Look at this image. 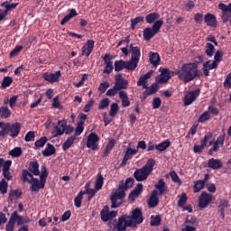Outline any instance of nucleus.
Wrapping results in <instances>:
<instances>
[{"label":"nucleus","mask_w":231,"mask_h":231,"mask_svg":"<svg viewBox=\"0 0 231 231\" xmlns=\"http://www.w3.org/2000/svg\"><path fill=\"white\" fill-rule=\"evenodd\" d=\"M143 222V211L140 208H136L132 211V216L124 214L121 217H118L115 228H116L117 231H126L128 227L134 228L137 225H141Z\"/></svg>","instance_id":"1"},{"label":"nucleus","mask_w":231,"mask_h":231,"mask_svg":"<svg viewBox=\"0 0 231 231\" xmlns=\"http://www.w3.org/2000/svg\"><path fill=\"white\" fill-rule=\"evenodd\" d=\"M198 62H189L182 64L180 69L176 71V76L184 84L193 81L197 77H199L198 70Z\"/></svg>","instance_id":"2"},{"label":"nucleus","mask_w":231,"mask_h":231,"mask_svg":"<svg viewBox=\"0 0 231 231\" xmlns=\"http://www.w3.org/2000/svg\"><path fill=\"white\" fill-rule=\"evenodd\" d=\"M155 164V160L151 158L147 161L143 167L136 169L134 173V178L136 180V181L142 182L144 181L147 178H149L154 170Z\"/></svg>","instance_id":"3"},{"label":"nucleus","mask_w":231,"mask_h":231,"mask_svg":"<svg viewBox=\"0 0 231 231\" xmlns=\"http://www.w3.org/2000/svg\"><path fill=\"white\" fill-rule=\"evenodd\" d=\"M129 88V81L125 80L122 74H117L115 77V84L113 88L108 89L106 91V97H115L116 96L120 91L125 90Z\"/></svg>","instance_id":"4"},{"label":"nucleus","mask_w":231,"mask_h":231,"mask_svg":"<svg viewBox=\"0 0 231 231\" xmlns=\"http://www.w3.org/2000/svg\"><path fill=\"white\" fill-rule=\"evenodd\" d=\"M125 191L126 190L125 189H120V187H117L116 191L111 193V208H119L123 205V199L125 198Z\"/></svg>","instance_id":"5"},{"label":"nucleus","mask_w":231,"mask_h":231,"mask_svg":"<svg viewBox=\"0 0 231 231\" xmlns=\"http://www.w3.org/2000/svg\"><path fill=\"white\" fill-rule=\"evenodd\" d=\"M163 25V20H157L152 28L147 27L143 30V38L146 42H149L158 32H160L162 26Z\"/></svg>","instance_id":"6"},{"label":"nucleus","mask_w":231,"mask_h":231,"mask_svg":"<svg viewBox=\"0 0 231 231\" xmlns=\"http://www.w3.org/2000/svg\"><path fill=\"white\" fill-rule=\"evenodd\" d=\"M22 129V124L20 122H15L13 124L5 123V132L6 135H10L11 138L15 139L19 136Z\"/></svg>","instance_id":"7"},{"label":"nucleus","mask_w":231,"mask_h":231,"mask_svg":"<svg viewBox=\"0 0 231 231\" xmlns=\"http://www.w3.org/2000/svg\"><path fill=\"white\" fill-rule=\"evenodd\" d=\"M114 66L115 71L116 72H120L124 69H126L128 71H134L137 67L132 61H124V60H118L117 61H115Z\"/></svg>","instance_id":"8"},{"label":"nucleus","mask_w":231,"mask_h":231,"mask_svg":"<svg viewBox=\"0 0 231 231\" xmlns=\"http://www.w3.org/2000/svg\"><path fill=\"white\" fill-rule=\"evenodd\" d=\"M129 51L132 53V58H130V61L138 67L140 59H141V49L138 46H135L134 43H130Z\"/></svg>","instance_id":"9"},{"label":"nucleus","mask_w":231,"mask_h":231,"mask_svg":"<svg viewBox=\"0 0 231 231\" xmlns=\"http://www.w3.org/2000/svg\"><path fill=\"white\" fill-rule=\"evenodd\" d=\"M213 200V196L207 191H202L199 198V209L207 208L211 201Z\"/></svg>","instance_id":"10"},{"label":"nucleus","mask_w":231,"mask_h":231,"mask_svg":"<svg viewBox=\"0 0 231 231\" xmlns=\"http://www.w3.org/2000/svg\"><path fill=\"white\" fill-rule=\"evenodd\" d=\"M199 95H200V90L199 88L189 91L184 97L183 105L185 106H189L196 101V99L198 98V97H199Z\"/></svg>","instance_id":"11"},{"label":"nucleus","mask_w":231,"mask_h":231,"mask_svg":"<svg viewBox=\"0 0 231 231\" xmlns=\"http://www.w3.org/2000/svg\"><path fill=\"white\" fill-rule=\"evenodd\" d=\"M217 8L222 11L221 18L223 23H227L231 17V3H229L228 5L224 3H220L218 4Z\"/></svg>","instance_id":"12"},{"label":"nucleus","mask_w":231,"mask_h":231,"mask_svg":"<svg viewBox=\"0 0 231 231\" xmlns=\"http://www.w3.org/2000/svg\"><path fill=\"white\" fill-rule=\"evenodd\" d=\"M100 217L103 222H107L111 219H114V217H117L116 211H111L107 205L104 206L103 209L100 212Z\"/></svg>","instance_id":"13"},{"label":"nucleus","mask_w":231,"mask_h":231,"mask_svg":"<svg viewBox=\"0 0 231 231\" xmlns=\"http://www.w3.org/2000/svg\"><path fill=\"white\" fill-rule=\"evenodd\" d=\"M171 70L168 69H162L161 70V76H157L155 81L157 84H165L171 79Z\"/></svg>","instance_id":"14"},{"label":"nucleus","mask_w":231,"mask_h":231,"mask_svg":"<svg viewBox=\"0 0 231 231\" xmlns=\"http://www.w3.org/2000/svg\"><path fill=\"white\" fill-rule=\"evenodd\" d=\"M138 153V150L132 149L131 147H127L124 155L123 162H121L120 167H125L127 165L128 161L132 160V158Z\"/></svg>","instance_id":"15"},{"label":"nucleus","mask_w":231,"mask_h":231,"mask_svg":"<svg viewBox=\"0 0 231 231\" xmlns=\"http://www.w3.org/2000/svg\"><path fill=\"white\" fill-rule=\"evenodd\" d=\"M29 184L31 185V191L32 192H39L40 189H44L45 188V184H46V180L40 179V180L38 179H32V182H29Z\"/></svg>","instance_id":"16"},{"label":"nucleus","mask_w":231,"mask_h":231,"mask_svg":"<svg viewBox=\"0 0 231 231\" xmlns=\"http://www.w3.org/2000/svg\"><path fill=\"white\" fill-rule=\"evenodd\" d=\"M99 141V137L97 133H90L88 137L87 147L92 149L93 151L97 149V143Z\"/></svg>","instance_id":"17"},{"label":"nucleus","mask_w":231,"mask_h":231,"mask_svg":"<svg viewBox=\"0 0 231 231\" xmlns=\"http://www.w3.org/2000/svg\"><path fill=\"white\" fill-rule=\"evenodd\" d=\"M218 67V64H217L214 61H211V60H208V61L203 63V73L205 77H209L210 72L209 70L217 69Z\"/></svg>","instance_id":"18"},{"label":"nucleus","mask_w":231,"mask_h":231,"mask_svg":"<svg viewBox=\"0 0 231 231\" xmlns=\"http://www.w3.org/2000/svg\"><path fill=\"white\" fill-rule=\"evenodd\" d=\"M61 77V71L57 70L54 73H48L45 72L43 74V79L48 81L49 83H55L59 81V79Z\"/></svg>","instance_id":"19"},{"label":"nucleus","mask_w":231,"mask_h":231,"mask_svg":"<svg viewBox=\"0 0 231 231\" xmlns=\"http://www.w3.org/2000/svg\"><path fill=\"white\" fill-rule=\"evenodd\" d=\"M206 25L216 28L217 26V16L213 14L208 13L204 16Z\"/></svg>","instance_id":"20"},{"label":"nucleus","mask_w":231,"mask_h":231,"mask_svg":"<svg viewBox=\"0 0 231 231\" xmlns=\"http://www.w3.org/2000/svg\"><path fill=\"white\" fill-rule=\"evenodd\" d=\"M158 204H160V199L158 198V191L153 190L151 193V196L148 199V207L149 208H155Z\"/></svg>","instance_id":"21"},{"label":"nucleus","mask_w":231,"mask_h":231,"mask_svg":"<svg viewBox=\"0 0 231 231\" xmlns=\"http://www.w3.org/2000/svg\"><path fill=\"white\" fill-rule=\"evenodd\" d=\"M95 48V41L88 40L87 45L82 47V56L89 57Z\"/></svg>","instance_id":"22"},{"label":"nucleus","mask_w":231,"mask_h":231,"mask_svg":"<svg viewBox=\"0 0 231 231\" xmlns=\"http://www.w3.org/2000/svg\"><path fill=\"white\" fill-rule=\"evenodd\" d=\"M143 183H138L136 185V187L134 189L133 191H130L129 195H128V199L132 201L135 200V198H139L140 194L143 192Z\"/></svg>","instance_id":"23"},{"label":"nucleus","mask_w":231,"mask_h":231,"mask_svg":"<svg viewBox=\"0 0 231 231\" xmlns=\"http://www.w3.org/2000/svg\"><path fill=\"white\" fill-rule=\"evenodd\" d=\"M12 166V161L7 160L5 161V164H4V168H3V177L6 180H11L13 176L12 173L10 171V167Z\"/></svg>","instance_id":"24"},{"label":"nucleus","mask_w":231,"mask_h":231,"mask_svg":"<svg viewBox=\"0 0 231 231\" xmlns=\"http://www.w3.org/2000/svg\"><path fill=\"white\" fill-rule=\"evenodd\" d=\"M63 123H65V120L58 121V125H56L54 131L51 132L52 138H57L64 134L65 129L61 127Z\"/></svg>","instance_id":"25"},{"label":"nucleus","mask_w":231,"mask_h":231,"mask_svg":"<svg viewBox=\"0 0 231 231\" xmlns=\"http://www.w3.org/2000/svg\"><path fill=\"white\" fill-rule=\"evenodd\" d=\"M161 56L158 52L150 51L149 52V62L152 66L157 67L161 63Z\"/></svg>","instance_id":"26"},{"label":"nucleus","mask_w":231,"mask_h":231,"mask_svg":"<svg viewBox=\"0 0 231 231\" xmlns=\"http://www.w3.org/2000/svg\"><path fill=\"white\" fill-rule=\"evenodd\" d=\"M118 97L122 100V107H129L131 106L128 93L126 91L119 90Z\"/></svg>","instance_id":"27"},{"label":"nucleus","mask_w":231,"mask_h":231,"mask_svg":"<svg viewBox=\"0 0 231 231\" xmlns=\"http://www.w3.org/2000/svg\"><path fill=\"white\" fill-rule=\"evenodd\" d=\"M134 180L132 177H129L125 180V182L124 180L119 181L118 188L119 189H125L128 190L129 189L133 188Z\"/></svg>","instance_id":"28"},{"label":"nucleus","mask_w":231,"mask_h":231,"mask_svg":"<svg viewBox=\"0 0 231 231\" xmlns=\"http://www.w3.org/2000/svg\"><path fill=\"white\" fill-rule=\"evenodd\" d=\"M55 153H56V148L51 143H48L46 144L45 150L43 152H42V154H43L44 158H49V157H51L52 155H55Z\"/></svg>","instance_id":"29"},{"label":"nucleus","mask_w":231,"mask_h":231,"mask_svg":"<svg viewBox=\"0 0 231 231\" xmlns=\"http://www.w3.org/2000/svg\"><path fill=\"white\" fill-rule=\"evenodd\" d=\"M153 71L150 70L149 72L145 73L144 75L141 76L139 78V80L137 81V86H143V88H147V80L151 79L152 76Z\"/></svg>","instance_id":"30"},{"label":"nucleus","mask_w":231,"mask_h":231,"mask_svg":"<svg viewBox=\"0 0 231 231\" xmlns=\"http://www.w3.org/2000/svg\"><path fill=\"white\" fill-rule=\"evenodd\" d=\"M208 167L211 168L212 170H219L223 167V163L218 159L211 158L208 160Z\"/></svg>","instance_id":"31"},{"label":"nucleus","mask_w":231,"mask_h":231,"mask_svg":"<svg viewBox=\"0 0 231 231\" xmlns=\"http://www.w3.org/2000/svg\"><path fill=\"white\" fill-rule=\"evenodd\" d=\"M160 88V87L158 86V83H153L152 84L149 88L146 87V90L143 91V96L144 97H150L152 96L154 94H156V92L158 91V89Z\"/></svg>","instance_id":"32"},{"label":"nucleus","mask_w":231,"mask_h":231,"mask_svg":"<svg viewBox=\"0 0 231 231\" xmlns=\"http://www.w3.org/2000/svg\"><path fill=\"white\" fill-rule=\"evenodd\" d=\"M29 172L32 173L34 176H40V164L37 162H32L29 163L28 167Z\"/></svg>","instance_id":"33"},{"label":"nucleus","mask_w":231,"mask_h":231,"mask_svg":"<svg viewBox=\"0 0 231 231\" xmlns=\"http://www.w3.org/2000/svg\"><path fill=\"white\" fill-rule=\"evenodd\" d=\"M155 189L159 190L160 196H162L164 192L167 190L166 182L163 179H160L158 182L154 185Z\"/></svg>","instance_id":"34"},{"label":"nucleus","mask_w":231,"mask_h":231,"mask_svg":"<svg viewBox=\"0 0 231 231\" xmlns=\"http://www.w3.org/2000/svg\"><path fill=\"white\" fill-rule=\"evenodd\" d=\"M161 18V14L157 12L150 13L146 15L145 21L146 23L152 24L156 20Z\"/></svg>","instance_id":"35"},{"label":"nucleus","mask_w":231,"mask_h":231,"mask_svg":"<svg viewBox=\"0 0 231 231\" xmlns=\"http://www.w3.org/2000/svg\"><path fill=\"white\" fill-rule=\"evenodd\" d=\"M76 139L77 138L75 136L69 137L65 143H62V151L67 152L69 150L75 143Z\"/></svg>","instance_id":"36"},{"label":"nucleus","mask_w":231,"mask_h":231,"mask_svg":"<svg viewBox=\"0 0 231 231\" xmlns=\"http://www.w3.org/2000/svg\"><path fill=\"white\" fill-rule=\"evenodd\" d=\"M78 15L77 10L76 9H70V12L69 14H67L63 19L60 21V25L64 26L67 23H69V20L74 18L75 16Z\"/></svg>","instance_id":"37"},{"label":"nucleus","mask_w":231,"mask_h":231,"mask_svg":"<svg viewBox=\"0 0 231 231\" xmlns=\"http://www.w3.org/2000/svg\"><path fill=\"white\" fill-rule=\"evenodd\" d=\"M116 144V140L115 139H110L108 140V144H106L104 153H103V158H106L108 156L110 152L112 151L113 147Z\"/></svg>","instance_id":"38"},{"label":"nucleus","mask_w":231,"mask_h":231,"mask_svg":"<svg viewBox=\"0 0 231 231\" xmlns=\"http://www.w3.org/2000/svg\"><path fill=\"white\" fill-rule=\"evenodd\" d=\"M22 175H23L22 180L23 182L32 183L33 181L32 179H36V178H33L32 173L28 170H23L22 171Z\"/></svg>","instance_id":"39"},{"label":"nucleus","mask_w":231,"mask_h":231,"mask_svg":"<svg viewBox=\"0 0 231 231\" xmlns=\"http://www.w3.org/2000/svg\"><path fill=\"white\" fill-rule=\"evenodd\" d=\"M171 142L169 140L162 141L159 144H156V150L160 152H164L167 148L171 147Z\"/></svg>","instance_id":"40"},{"label":"nucleus","mask_w":231,"mask_h":231,"mask_svg":"<svg viewBox=\"0 0 231 231\" xmlns=\"http://www.w3.org/2000/svg\"><path fill=\"white\" fill-rule=\"evenodd\" d=\"M12 116L11 110L6 106L0 107V117L3 119L9 118Z\"/></svg>","instance_id":"41"},{"label":"nucleus","mask_w":231,"mask_h":231,"mask_svg":"<svg viewBox=\"0 0 231 231\" xmlns=\"http://www.w3.org/2000/svg\"><path fill=\"white\" fill-rule=\"evenodd\" d=\"M48 142V138L46 136H42L39 140L35 141L34 143V149L39 150L43 148Z\"/></svg>","instance_id":"42"},{"label":"nucleus","mask_w":231,"mask_h":231,"mask_svg":"<svg viewBox=\"0 0 231 231\" xmlns=\"http://www.w3.org/2000/svg\"><path fill=\"white\" fill-rule=\"evenodd\" d=\"M85 195V191H79L78 196L74 198V206H76L77 208H79L82 207V200Z\"/></svg>","instance_id":"43"},{"label":"nucleus","mask_w":231,"mask_h":231,"mask_svg":"<svg viewBox=\"0 0 231 231\" xmlns=\"http://www.w3.org/2000/svg\"><path fill=\"white\" fill-rule=\"evenodd\" d=\"M162 224V217L161 215H156L151 216V220H150V226H160Z\"/></svg>","instance_id":"44"},{"label":"nucleus","mask_w":231,"mask_h":231,"mask_svg":"<svg viewBox=\"0 0 231 231\" xmlns=\"http://www.w3.org/2000/svg\"><path fill=\"white\" fill-rule=\"evenodd\" d=\"M205 181L203 180H197L194 182V186H193V192L194 193H198L199 192L201 189H205Z\"/></svg>","instance_id":"45"},{"label":"nucleus","mask_w":231,"mask_h":231,"mask_svg":"<svg viewBox=\"0 0 231 231\" xmlns=\"http://www.w3.org/2000/svg\"><path fill=\"white\" fill-rule=\"evenodd\" d=\"M84 121H79L78 123V126L76 128V131L74 132V134L72 135L74 138H77L78 136H79L80 134H83L84 132Z\"/></svg>","instance_id":"46"},{"label":"nucleus","mask_w":231,"mask_h":231,"mask_svg":"<svg viewBox=\"0 0 231 231\" xmlns=\"http://www.w3.org/2000/svg\"><path fill=\"white\" fill-rule=\"evenodd\" d=\"M215 51H216V48L212 45V43L210 42L206 43L205 54L208 57H212Z\"/></svg>","instance_id":"47"},{"label":"nucleus","mask_w":231,"mask_h":231,"mask_svg":"<svg viewBox=\"0 0 231 231\" xmlns=\"http://www.w3.org/2000/svg\"><path fill=\"white\" fill-rule=\"evenodd\" d=\"M19 5V3L9 4L7 1L2 3L1 6L5 7V11L8 14V12L15 9Z\"/></svg>","instance_id":"48"},{"label":"nucleus","mask_w":231,"mask_h":231,"mask_svg":"<svg viewBox=\"0 0 231 231\" xmlns=\"http://www.w3.org/2000/svg\"><path fill=\"white\" fill-rule=\"evenodd\" d=\"M130 23H132V25L130 27L132 28V30H134L136 25L143 24L144 23V17L138 16L134 19H131Z\"/></svg>","instance_id":"49"},{"label":"nucleus","mask_w":231,"mask_h":231,"mask_svg":"<svg viewBox=\"0 0 231 231\" xmlns=\"http://www.w3.org/2000/svg\"><path fill=\"white\" fill-rule=\"evenodd\" d=\"M104 180H105L104 176L102 174H99L97 180H96V182H95V189L97 190H100L102 187H104V184H105Z\"/></svg>","instance_id":"50"},{"label":"nucleus","mask_w":231,"mask_h":231,"mask_svg":"<svg viewBox=\"0 0 231 231\" xmlns=\"http://www.w3.org/2000/svg\"><path fill=\"white\" fill-rule=\"evenodd\" d=\"M211 118V115L209 114V112H207V110H205V112H203L199 117V123L200 124H204L207 121H209Z\"/></svg>","instance_id":"51"},{"label":"nucleus","mask_w":231,"mask_h":231,"mask_svg":"<svg viewBox=\"0 0 231 231\" xmlns=\"http://www.w3.org/2000/svg\"><path fill=\"white\" fill-rule=\"evenodd\" d=\"M23 154V150L21 147H15L11 152H9V155L13 158H20Z\"/></svg>","instance_id":"52"},{"label":"nucleus","mask_w":231,"mask_h":231,"mask_svg":"<svg viewBox=\"0 0 231 231\" xmlns=\"http://www.w3.org/2000/svg\"><path fill=\"white\" fill-rule=\"evenodd\" d=\"M12 83H13V79L10 76L4 77V79L1 84V88L4 89L10 88Z\"/></svg>","instance_id":"53"},{"label":"nucleus","mask_w":231,"mask_h":231,"mask_svg":"<svg viewBox=\"0 0 231 231\" xmlns=\"http://www.w3.org/2000/svg\"><path fill=\"white\" fill-rule=\"evenodd\" d=\"M60 127H63V129H65L64 134H66V135H70L74 133V127L72 125H68L67 121L62 122Z\"/></svg>","instance_id":"54"},{"label":"nucleus","mask_w":231,"mask_h":231,"mask_svg":"<svg viewBox=\"0 0 231 231\" xmlns=\"http://www.w3.org/2000/svg\"><path fill=\"white\" fill-rule=\"evenodd\" d=\"M178 198H180L179 201H178V207L179 208H183L187 201H188V197L186 193H181L180 195L178 196Z\"/></svg>","instance_id":"55"},{"label":"nucleus","mask_w":231,"mask_h":231,"mask_svg":"<svg viewBox=\"0 0 231 231\" xmlns=\"http://www.w3.org/2000/svg\"><path fill=\"white\" fill-rule=\"evenodd\" d=\"M8 191V182L5 179H3L0 181V192L3 195H5Z\"/></svg>","instance_id":"56"},{"label":"nucleus","mask_w":231,"mask_h":231,"mask_svg":"<svg viewBox=\"0 0 231 231\" xmlns=\"http://www.w3.org/2000/svg\"><path fill=\"white\" fill-rule=\"evenodd\" d=\"M119 111V106L117 103H113L111 105V109L110 112L108 113V115L112 117L116 116Z\"/></svg>","instance_id":"57"},{"label":"nucleus","mask_w":231,"mask_h":231,"mask_svg":"<svg viewBox=\"0 0 231 231\" xmlns=\"http://www.w3.org/2000/svg\"><path fill=\"white\" fill-rule=\"evenodd\" d=\"M224 88H231V72H229L226 77V79L224 81ZM228 101L229 103H231V93L229 94Z\"/></svg>","instance_id":"58"},{"label":"nucleus","mask_w":231,"mask_h":231,"mask_svg":"<svg viewBox=\"0 0 231 231\" xmlns=\"http://www.w3.org/2000/svg\"><path fill=\"white\" fill-rule=\"evenodd\" d=\"M49 172L47 171V167L45 164L41 166V173H40V180H47Z\"/></svg>","instance_id":"59"},{"label":"nucleus","mask_w":231,"mask_h":231,"mask_svg":"<svg viewBox=\"0 0 231 231\" xmlns=\"http://www.w3.org/2000/svg\"><path fill=\"white\" fill-rule=\"evenodd\" d=\"M186 224H188L187 226H190L197 228V226H199L197 217L192 216V217H190V219L187 218Z\"/></svg>","instance_id":"60"},{"label":"nucleus","mask_w":231,"mask_h":231,"mask_svg":"<svg viewBox=\"0 0 231 231\" xmlns=\"http://www.w3.org/2000/svg\"><path fill=\"white\" fill-rule=\"evenodd\" d=\"M34 139H35V132L33 131L27 132L24 137V141L26 143H30V142H33Z\"/></svg>","instance_id":"61"},{"label":"nucleus","mask_w":231,"mask_h":231,"mask_svg":"<svg viewBox=\"0 0 231 231\" xmlns=\"http://www.w3.org/2000/svg\"><path fill=\"white\" fill-rule=\"evenodd\" d=\"M20 215H18L17 211H14V213H12L10 220L8 223L11 224H15L16 222L18 223L19 219H20Z\"/></svg>","instance_id":"62"},{"label":"nucleus","mask_w":231,"mask_h":231,"mask_svg":"<svg viewBox=\"0 0 231 231\" xmlns=\"http://www.w3.org/2000/svg\"><path fill=\"white\" fill-rule=\"evenodd\" d=\"M222 58H223V51H217L215 53L214 60L212 62H216L217 64H218L219 62H221Z\"/></svg>","instance_id":"63"},{"label":"nucleus","mask_w":231,"mask_h":231,"mask_svg":"<svg viewBox=\"0 0 231 231\" xmlns=\"http://www.w3.org/2000/svg\"><path fill=\"white\" fill-rule=\"evenodd\" d=\"M108 106H109V99L108 98H104L103 100H101L98 108L100 110H104V109H106Z\"/></svg>","instance_id":"64"}]
</instances>
